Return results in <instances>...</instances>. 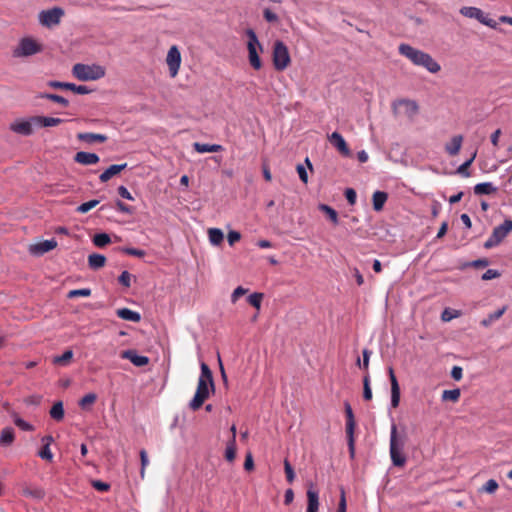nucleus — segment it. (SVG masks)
Wrapping results in <instances>:
<instances>
[{
	"mask_svg": "<svg viewBox=\"0 0 512 512\" xmlns=\"http://www.w3.org/2000/svg\"><path fill=\"white\" fill-rule=\"evenodd\" d=\"M200 368L201 373L198 379L196 392L189 403V407L193 411L200 409L204 402L209 398L210 392H214L215 390L213 374L209 366L202 362Z\"/></svg>",
	"mask_w": 512,
	"mask_h": 512,
	"instance_id": "1",
	"label": "nucleus"
},
{
	"mask_svg": "<svg viewBox=\"0 0 512 512\" xmlns=\"http://www.w3.org/2000/svg\"><path fill=\"white\" fill-rule=\"evenodd\" d=\"M399 53L408 58L414 65L422 66L431 73L440 70V65L427 53L418 50L408 44L399 45Z\"/></svg>",
	"mask_w": 512,
	"mask_h": 512,
	"instance_id": "2",
	"label": "nucleus"
},
{
	"mask_svg": "<svg viewBox=\"0 0 512 512\" xmlns=\"http://www.w3.org/2000/svg\"><path fill=\"white\" fill-rule=\"evenodd\" d=\"M105 68L98 64L77 63L72 68V74L80 81H95L105 76Z\"/></svg>",
	"mask_w": 512,
	"mask_h": 512,
	"instance_id": "3",
	"label": "nucleus"
},
{
	"mask_svg": "<svg viewBox=\"0 0 512 512\" xmlns=\"http://www.w3.org/2000/svg\"><path fill=\"white\" fill-rule=\"evenodd\" d=\"M246 35L248 37L247 49L249 63L255 70H260L262 68V61L259 57L258 50L263 51L262 45L252 29H248Z\"/></svg>",
	"mask_w": 512,
	"mask_h": 512,
	"instance_id": "4",
	"label": "nucleus"
},
{
	"mask_svg": "<svg viewBox=\"0 0 512 512\" xmlns=\"http://www.w3.org/2000/svg\"><path fill=\"white\" fill-rule=\"evenodd\" d=\"M272 61L277 71H283L290 65V53L284 42L280 40L275 41L272 51Z\"/></svg>",
	"mask_w": 512,
	"mask_h": 512,
	"instance_id": "5",
	"label": "nucleus"
},
{
	"mask_svg": "<svg viewBox=\"0 0 512 512\" xmlns=\"http://www.w3.org/2000/svg\"><path fill=\"white\" fill-rule=\"evenodd\" d=\"M403 446L404 440L398 437L397 427L395 424H393L390 434V456L393 464L398 467L403 466L406 462V458L401 452Z\"/></svg>",
	"mask_w": 512,
	"mask_h": 512,
	"instance_id": "6",
	"label": "nucleus"
},
{
	"mask_svg": "<svg viewBox=\"0 0 512 512\" xmlns=\"http://www.w3.org/2000/svg\"><path fill=\"white\" fill-rule=\"evenodd\" d=\"M43 47L40 43L31 37L22 38L18 45L13 49L12 55L15 58L29 57L40 53Z\"/></svg>",
	"mask_w": 512,
	"mask_h": 512,
	"instance_id": "7",
	"label": "nucleus"
},
{
	"mask_svg": "<svg viewBox=\"0 0 512 512\" xmlns=\"http://www.w3.org/2000/svg\"><path fill=\"white\" fill-rule=\"evenodd\" d=\"M512 231V220L506 219L501 225L496 226L490 237L485 241L484 248L491 249L498 246Z\"/></svg>",
	"mask_w": 512,
	"mask_h": 512,
	"instance_id": "8",
	"label": "nucleus"
},
{
	"mask_svg": "<svg viewBox=\"0 0 512 512\" xmlns=\"http://www.w3.org/2000/svg\"><path fill=\"white\" fill-rule=\"evenodd\" d=\"M63 16L64 10L60 7H54L52 9L41 11L39 13V22L47 28H52L61 22V18Z\"/></svg>",
	"mask_w": 512,
	"mask_h": 512,
	"instance_id": "9",
	"label": "nucleus"
},
{
	"mask_svg": "<svg viewBox=\"0 0 512 512\" xmlns=\"http://www.w3.org/2000/svg\"><path fill=\"white\" fill-rule=\"evenodd\" d=\"M181 61L182 58L179 48L176 45L171 46L166 56V64L169 69V74L172 78L178 75Z\"/></svg>",
	"mask_w": 512,
	"mask_h": 512,
	"instance_id": "10",
	"label": "nucleus"
},
{
	"mask_svg": "<svg viewBox=\"0 0 512 512\" xmlns=\"http://www.w3.org/2000/svg\"><path fill=\"white\" fill-rule=\"evenodd\" d=\"M34 128H36L35 116L28 119H18L10 124L11 131L23 136L31 135Z\"/></svg>",
	"mask_w": 512,
	"mask_h": 512,
	"instance_id": "11",
	"label": "nucleus"
},
{
	"mask_svg": "<svg viewBox=\"0 0 512 512\" xmlns=\"http://www.w3.org/2000/svg\"><path fill=\"white\" fill-rule=\"evenodd\" d=\"M461 14L469 17V18H475L480 23L489 26V27H496L497 23L495 20L491 19L487 14H485L481 9L476 7H463L461 9Z\"/></svg>",
	"mask_w": 512,
	"mask_h": 512,
	"instance_id": "12",
	"label": "nucleus"
},
{
	"mask_svg": "<svg viewBox=\"0 0 512 512\" xmlns=\"http://www.w3.org/2000/svg\"><path fill=\"white\" fill-rule=\"evenodd\" d=\"M57 246V241L55 239L44 240L36 244H32L29 246V252L32 255L40 256L51 250H53Z\"/></svg>",
	"mask_w": 512,
	"mask_h": 512,
	"instance_id": "13",
	"label": "nucleus"
},
{
	"mask_svg": "<svg viewBox=\"0 0 512 512\" xmlns=\"http://www.w3.org/2000/svg\"><path fill=\"white\" fill-rule=\"evenodd\" d=\"M48 86L52 88H60L71 90L76 94L85 95L91 92V90L85 85H75L73 83L68 82H59V81H50Z\"/></svg>",
	"mask_w": 512,
	"mask_h": 512,
	"instance_id": "14",
	"label": "nucleus"
},
{
	"mask_svg": "<svg viewBox=\"0 0 512 512\" xmlns=\"http://www.w3.org/2000/svg\"><path fill=\"white\" fill-rule=\"evenodd\" d=\"M388 374L391 383V406L397 408L400 403V386L392 367H389Z\"/></svg>",
	"mask_w": 512,
	"mask_h": 512,
	"instance_id": "15",
	"label": "nucleus"
},
{
	"mask_svg": "<svg viewBox=\"0 0 512 512\" xmlns=\"http://www.w3.org/2000/svg\"><path fill=\"white\" fill-rule=\"evenodd\" d=\"M120 357L131 361L137 367H143L149 363V358L147 356L138 355L137 351L134 349L122 351Z\"/></svg>",
	"mask_w": 512,
	"mask_h": 512,
	"instance_id": "16",
	"label": "nucleus"
},
{
	"mask_svg": "<svg viewBox=\"0 0 512 512\" xmlns=\"http://www.w3.org/2000/svg\"><path fill=\"white\" fill-rule=\"evenodd\" d=\"M328 140L342 155H350L349 147L340 133L333 132L331 135L328 136Z\"/></svg>",
	"mask_w": 512,
	"mask_h": 512,
	"instance_id": "17",
	"label": "nucleus"
},
{
	"mask_svg": "<svg viewBox=\"0 0 512 512\" xmlns=\"http://www.w3.org/2000/svg\"><path fill=\"white\" fill-rule=\"evenodd\" d=\"M74 161L81 165H95L100 161V158L95 153L80 151L75 154Z\"/></svg>",
	"mask_w": 512,
	"mask_h": 512,
	"instance_id": "18",
	"label": "nucleus"
},
{
	"mask_svg": "<svg viewBox=\"0 0 512 512\" xmlns=\"http://www.w3.org/2000/svg\"><path fill=\"white\" fill-rule=\"evenodd\" d=\"M77 139L87 144H93L96 142L104 143L107 141L108 138L104 134L81 132L77 134Z\"/></svg>",
	"mask_w": 512,
	"mask_h": 512,
	"instance_id": "19",
	"label": "nucleus"
},
{
	"mask_svg": "<svg viewBox=\"0 0 512 512\" xmlns=\"http://www.w3.org/2000/svg\"><path fill=\"white\" fill-rule=\"evenodd\" d=\"M126 167L127 163L111 165L103 173L100 174L99 179L102 183H105L109 181L112 177L122 172Z\"/></svg>",
	"mask_w": 512,
	"mask_h": 512,
	"instance_id": "20",
	"label": "nucleus"
},
{
	"mask_svg": "<svg viewBox=\"0 0 512 512\" xmlns=\"http://www.w3.org/2000/svg\"><path fill=\"white\" fill-rule=\"evenodd\" d=\"M64 120L61 118L47 117V116H35L36 128L43 127H54L63 123Z\"/></svg>",
	"mask_w": 512,
	"mask_h": 512,
	"instance_id": "21",
	"label": "nucleus"
},
{
	"mask_svg": "<svg viewBox=\"0 0 512 512\" xmlns=\"http://www.w3.org/2000/svg\"><path fill=\"white\" fill-rule=\"evenodd\" d=\"M318 492L312 489L307 491V509L306 512H318L319 510Z\"/></svg>",
	"mask_w": 512,
	"mask_h": 512,
	"instance_id": "22",
	"label": "nucleus"
},
{
	"mask_svg": "<svg viewBox=\"0 0 512 512\" xmlns=\"http://www.w3.org/2000/svg\"><path fill=\"white\" fill-rule=\"evenodd\" d=\"M344 408L346 416V434H351V432H354L356 427L354 413L349 402L344 403Z\"/></svg>",
	"mask_w": 512,
	"mask_h": 512,
	"instance_id": "23",
	"label": "nucleus"
},
{
	"mask_svg": "<svg viewBox=\"0 0 512 512\" xmlns=\"http://www.w3.org/2000/svg\"><path fill=\"white\" fill-rule=\"evenodd\" d=\"M116 314L119 318L131 321V322H139L141 320V316L138 312L130 310L128 308H121L116 311Z\"/></svg>",
	"mask_w": 512,
	"mask_h": 512,
	"instance_id": "24",
	"label": "nucleus"
},
{
	"mask_svg": "<svg viewBox=\"0 0 512 512\" xmlns=\"http://www.w3.org/2000/svg\"><path fill=\"white\" fill-rule=\"evenodd\" d=\"M496 192L497 187H495L491 182L478 183L474 186V193L476 195H490Z\"/></svg>",
	"mask_w": 512,
	"mask_h": 512,
	"instance_id": "25",
	"label": "nucleus"
},
{
	"mask_svg": "<svg viewBox=\"0 0 512 512\" xmlns=\"http://www.w3.org/2000/svg\"><path fill=\"white\" fill-rule=\"evenodd\" d=\"M193 147L195 151L198 153H213V152H219L223 150V147L219 144H206V143H199L195 142L193 144Z\"/></svg>",
	"mask_w": 512,
	"mask_h": 512,
	"instance_id": "26",
	"label": "nucleus"
},
{
	"mask_svg": "<svg viewBox=\"0 0 512 512\" xmlns=\"http://www.w3.org/2000/svg\"><path fill=\"white\" fill-rule=\"evenodd\" d=\"M106 263V257L102 254H91L88 256V265L91 269L97 270L104 267Z\"/></svg>",
	"mask_w": 512,
	"mask_h": 512,
	"instance_id": "27",
	"label": "nucleus"
},
{
	"mask_svg": "<svg viewBox=\"0 0 512 512\" xmlns=\"http://www.w3.org/2000/svg\"><path fill=\"white\" fill-rule=\"evenodd\" d=\"M388 198V194L383 191H376L373 194L372 200H373V209L375 211H381L384 207V204L386 203Z\"/></svg>",
	"mask_w": 512,
	"mask_h": 512,
	"instance_id": "28",
	"label": "nucleus"
},
{
	"mask_svg": "<svg viewBox=\"0 0 512 512\" xmlns=\"http://www.w3.org/2000/svg\"><path fill=\"white\" fill-rule=\"evenodd\" d=\"M507 306H503L502 308L498 309L497 311L490 313L486 318H484L480 324L483 327H489L492 323L499 320L503 314L506 312Z\"/></svg>",
	"mask_w": 512,
	"mask_h": 512,
	"instance_id": "29",
	"label": "nucleus"
},
{
	"mask_svg": "<svg viewBox=\"0 0 512 512\" xmlns=\"http://www.w3.org/2000/svg\"><path fill=\"white\" fill-rule=\"evenodd\" d=\"M476 157V152L472 153L469 159H467L462 165H460L455 171L456 174H459L462 177L468 178L471 176V172L469 170L471 164L473 163Z\"/></svg>",
	"mask_w": 512,
	"mask_h": 512,
	"instance_id": "30",
	"label": "nucleus"
},
{
	"mask_svg": "<svg viewBox=\"0 0 512 512\" xmlns=\"http://www.w3.org/2000/svg\"><path fill=\"white\" fill-rule=\"evenodd\" d=\"M14 430L10 427L4 428L0 436V445L9 446L14 441Z\"/></svg>",
	"mask_w": 512,
	"mask_h": 512,
	"instance_id": "31",
	"label": "nucleus"
},
{
	"mask_svg": "<svg viewBox=\"0 0 512 512\" xmlns=\"http://www.w3.org/2000/svg\"><path fill=\"white\" fill-rule=\"evenodd\" d=\"M73 358V351L66 350L62 355L55 356L52 360L53 364L67 366Z\"/></svg>",
	"mask_w": 512,
	"mask_h": 512,
	"instance_id": "32",
	"label": "nucleus"
},
{
	"mask_svg": "<svg viewBox=\"0 0 512 512\" xmlns=\"http://www.w3.org/2000/svg\"><path fill=\"white\" fill-rule=\"evenodd\" d=\"M395 106H403L405 107L406 109V112L409 114V115H414L417 113L418 111V106L417 104L414 102V101H411V100H407V99H401L397 102H395L394 104Z\"/></svg>",
	"mask_w": 512,
	"mask_h": 512,
	"instance_id": "33",
	"label": "nucleus"
},
{
	"mask_svg": "<svg viewBox=\"0 0 512 512\" xmlns=\"http://www.w3.org/2000/svg\"><path fill=\"white\" fill-rule=\"evenodd\" d=\"M50 416L56 421H61L64 418V408L61 401L54 403L50 410Z\"/></svg>",
	"mask_w": 512,
	"mask_h": 512,
	"instance_id": "34",
	"label": "nucleus"
},
{
	"mask_svg": "<svg viewBox=\"0 0 512 512\" xmlns=\"http://www.w3.org/2000/svg\"><path fill=\"white\" fill-rule=\"evenodd\" d=\"M209 240L213 245H219L222 243L224 235L223 232L218 228H210L208 230Z\"/></svg>",
	"mask_w": 512,
	"mask_h": 512,
	"instance_id": "35",
	"label": "nucleus"
},
{
	"mask_svg": "<svg viewBox=\"0 0 512 512\" xmlns=\"http://www.w3.org/2000/svg\"><path fill=\"white\" fill-rule=\"evenodd\" d=\"M499 488V484L496 480L490 479L484 485L479 488V493L494 494Z\"/></svg>",
	"mask_w": 512,
	"mask_h": 512,
	"instance_id": "36",
	"label": "nucleus"
},
{
	"mask_svg": "<svg viewBox=\"0 0 512 512\" xmlns=\"http://www.w3.org/2000/svg\"><path fill=\"white\" fill-rule=\"evenodd\" d=\"M236 440H229L225 449V459L233 462L236 458Z\"/></svg>",
	"mask_w": 512,
	"mask_h": 512,
	"instance_id": "37",
	"label": "nucleus"
},
{
	"mask_svg": "<svg viewBox=\"0 0 512 512\" xmlns=\"http://www.w3.org/2000/svg\"><path fill=\"white\" fill-rule=\"evenodd\" d=\"M263 297V293L255 292L248 296L247 301L251 306L255 307L257 310H260Z\"/></svg>",
	"mask_w": 512,
	"mask_h": 512,
	"instance_id": "38",
	"label": "nucleus"
},
{
	"mask_svg": "<svg viewBox=\"0 0 512 512\" xmlns=\"http://www.w3.org/2000/svg\"><path fill=\"white\" fill-rule=\"evenodd\" d=\"M363 398L366 401H370L372 399V390L370 386V376L367 372L363 378Z\"/></svg>",
	"mask_w": 512,
	"mask_h": 512,
	"instance_id": "39",
	"label": "nucleus"
},
{
	"mask_svg": "<svg viewBox=\"0 0 512 512\" xmlns=\"http://www.w3.org/2000/svg\"><path fill=\"white\" fill-rule=\"evenodd\" d=\"M96 400L97 395L95 393H88L80 399L79 406L82 409H87L90 405H93Z\"/></svg>",
	"mask_w": 512,
	"mask_h": 512,
	"instance_id": "40",
	"label": "nucleus"
},
{
	"mask_svg": "<svg viewBox=\"0 0 512 512\" xmlns=\"http://www.w3.org/2000/svg\"><path fill=\"white\" fill-rule=\"evenodd\" d=\"M111 242L110 236L107 233H99L93 237V243L98 247H104Z\"/></svg>",
	"mask_w": 512,
	"mask_h": 512,
	"instance_id": "41",
	"label": "nucleus"
},
{
	"mask_svg": "<svg viewBox=\"0 0 512 512\" xmlns=\"http://www.w3.org/2000/svg\"><path fill=\"white\" fill-rule=\"evenodd\" d=\"M99 204V200L93 199L88 202L82 203L76 208V211L81 214H85L89 212L91 209L95 208Z\"/></svg>",
	"mask_w": 512,
	"mask_h": 512,
	"instance_id": "42",
	"label": "nucleus"
},
{
	"mask_svg": "<svg viewBox=\"0 0 512 512\" xmlns=\"http://www.w3.org/2000/svg\"><path fill=\"white\" fill-rule=\"evenodd\" d=\"M320 210L326 213V215L329 217V219L336 225L338 224V214L336 210H334L332 207L322 204L320 205Z\"/></svg>",
	"mask_w": 512,
	"mask_h": 512,
	"instance_id": "43",
	"label": "nucleus"
},
{
	"mask_svg": "<svg viewBox=\"0 0 512 512\" xmlns=\"http://www.w3.org/2000/svg\"><path fill=\"white\" fill-rule=\"evenodd\" d=\"M23 494L25 496L33 497L36 499H42L45 495V492L41 488H30L27 487L23 490Z\"/></svg>",
	"mask_w": 512,
	"mask_h": 512,
	"instance_id": "44",
	"label": "nucleus"
},
{
	"mask_svg": "<svg viewBox=\"0 0 512 512\" xmlns=\"http://www.w3.org/2000/svg\"><path fill=\"white\" fill-rule=\"evenodd\" d=\"M92 291L89 288H82V289H75L70 290L67 294V297L72 299L76 297H89L91 295Z\"/></svg>",
	"mask_w": 512,
	"mask_h": 512,
	"instance_id": "45",
	"label": "nucleus"
},
{
	"mask_svg": "<svg viewBox=\"0 0 512 512\" xmlns=\"http://www.w3.org/2000/svg\"><path fill=\"white\" fill-rule=\"evenodd\" d=\"M40 98L49 99L51 101H54L56 103H59V104L65 106V107L68 106V104H69L67 99H65L64 97L57 95V94L44 93V94L40 95Z\"/></svg>",
	"mask_w": 512,
	"mask_h": 512,
	"instance_id": "46",
	"label": "nucleus"
},
{
	"mask_svg": "<svg viewBox=\"0 0 512 512\" xmlns=\"http://www.w3.org/2000/svg\"><path fill=\"white\" fill-rule=\"evenodd\" d=\"M461 144H462V136H460V135L454 136L450 143V155H456L461 148Z\"/></svg>",
	"mask_w": 512,
	"mask_h": 512,
	"instance_id": "47",
	"label": "nucleus"
},
{
	"mask_svg": "<svg viewBox=\"0 0 512 512\" xmlns=\"http://www.w3.org/2000/svg\"><path fill=\"white\" fill-rule=\"evenodd\" d=\"M362 354H363V360L361 362V360L358 358L357 365L367 371L369 368V361H370V356H371L372 352L368 349H364Z\"/></svg>",
	"mask_w": 512,
	"mask_h": 512,
	"instance_id": "48",
	"label": "nucleus"
},
{
	"mask_svg": "<svg viewBox=\"0 0 512 512\" xmlns=\"http://www.w3.org/2000/svg\"><path fill=\"white\" fill-rule=\"evenodd\" d=\"M139 454H140V460H141L140 476L143 479L145 476L146 467L149 464V459H148V455H147V452L145 449H142Z\"/></svg>",
	"mask_w": 512,
	"mask_h": 512,
	"instance_id": "49",
	"label": "nucleus"
},
{
	"mask_svg": "<svg viewBox=\"0 0 512 512\" xmlns=\"http://www.w3.org/2000/svg\"><path fill=\"white\" fill-rule=\"evenodd\" d=\"M284 471H285L287 481L289 483H293V481L295 479V473H294V470H293L290 462L287 459L284 460Z\"/></svg>",
	"mask_w": 512,
	"mask_h": 512,
	"instance_id": "50",
	"label": "nucleus"
},
{
	"mask_svg": "<svg viewBox=\"0 0 512 512\" xmlns=\"http://www.w3.org/2000/svg\"><path fill=\"white\" fill-rule=\"evenodd\" d=\"M131 278L132 275L128 271H123L118 277V281L124 287L129 288L131 286Z\"/></svg>",
	"mask_w": 512,
	"mask_h": 512,
	"instance_id": "51",
	"label": "nucleus"
},
{
	"mask_svg": "<svg viewBox=\"0 0 512 512\" xmlns=\"http://www.w3.org/2000/svg\"><path fill=\"white\" fill-rule=\"evenodd\" d=\"M91 485L94 489L101 492H107L110 489V484L100 480H91Z\"/></svg>",
	"mask_w": 512,
	"mask_h": 512,
	"instance_id": "52",
	"label": "nucleus"
},
{
	"mask_svg": "<svg viewBox=\"0 0 512 512\" xmlns=\"http://www.w3.org/2000/svg\"><path fill=\"white\" fill-rule=\"evenodd\" d=\"M248 292V289L242 287V286H238L237 288L234 289V291L232 292L231 294V302L232 303H236L237 300L245 295L246 293Z\"/></svg>",
	"mask_w": 512,
	"mask_h": 512,
	"instance_id": "53",
	"label": "nucleus"
},
{
	"mask_svg": "<svg viewBox=\"0 0 512 512\" xmlns=\"http://www.w3.org/2000/svg\"><path fill=\"white\" fill-rule=\"evenodd\" d=\"M125 254L127 255H130V256H135V257H138V258H142L146 255V252L142 249H137V248H130V247H127V248H123L122 250Z\"/></svg>",
	"mask_w": 512,
	"mask_h": 512,
	"instance_id": "54",
	"label": "nucleus"
},
{
	"mask_svg": "<svg viewBox=\"0 0 512 512\" xmlns=\"http://www.w3.org/2000/svg\"><path fill=\"white\" fill-rule=\"evenodd\" d=\"M38 456L44 460L51 462L53 459V454L50 450V446L44 445L42 449L38 452Z\"/></svg>",
	"mask_w": 512,
	"mask_h": 512,
	"instance_id": "55",
	"label": "nucleus"
},
{
	"mask_svg": "<svg viewBox=\"0 0 512 512\" xmlns=\"http://www.w3.org/2000/svg\"><path fill=\"white\" fill-rule=\"evenodd\" d=\"M500 276H501V273L498 270L488 269L485 273L482 274L481 279L483 281H488V280L499 278Z\"/></svg>",
	"mask_w": 512,
	"mask_h": 512,
	"instance_id": "56",
	"label": "nucleus"
},
{
	"mask_svg": "<svg viewBox=\"0 0 512 512\" xmlns=\"http://www.w3.org/2000/svg\"><path fill=\"white\" fill-rule=\"evenodd\" d=\"M14 423L17 427H19L20 429H22L24 431H32L33 430V426L31 424H29L28 422H26L25 420L21 419L20 417H15Z\"/></svg>",
	"mask_w": 512,
	"mask_h": 512,
	"instance_id": "57",
	"label": "nucleus"
},
{
	"mask_svg": "<svg viewBox=\"0 0 512 512\" xmlns=\"http://www.w3.org/2000/svg\"><path fill=\"white\" fill-rule=\"evenodd\" d=\"M340 500L338 503L337 512H346L347 503H346V496L345 491L343 488L340 489Z\"/></svg>",
	"mask_w": 512,
	"mask_h": 512,
	"instance_id": "58",
	"label": "nucleus"
},
{
	"mask_svg": "<svg viewBox=\"0 0 512 512\" xmlns=\"http://www.w3.org/2000/svg\"><path fill=\"white\" fill-rule=\"evenodd\" d=\"M348 439V448H349V454L351 458H354L355 456V440H354V432H351V434H346Z\"/></svg>",
	"mask_w": 512,
	"mask_h": 512,
	"instance_id": "59",
	"label": "nucleus"
},
{
	"mask_svg": "<svg viewBox=\"0 0 512 512\" xmlns=\"http://www.w3.org/2000/svg\"><path fill=\"white\" fill-rule=\"evenodd\" d=\"M489 265V260L486 258L477 259L467 264V266H471L474 268H484Z\"/></svg>",
	"mask_w": 512,
	"mask_h": 512,
	"instance_id": "60",
	"label": "nucleus"
},
{
	"mask_svg": "<svg viewBox=\"0 0 512 512\" xmlns=\"http://www.w3.org/2000/svg\"><path fill=\"white\" fill-rule=\"evenodd\" d=\"M241 239V234L237 231H230L227 235L229 245L233 246L236 242Z\"/></svg>",
	"mask_w": 512,
	"mask_h": 512,
	"instance_id": "61",
	"label": "nucleus"
},
{
	"mask_svg": "<svg viewBox=\"0 0 512 512\" xmlns=\"http://www.w3.org/2000/svg\"><path fill=\"white\" fill-rule=\"evenodd\" d=\"M345 197H346L347 201L349 202V204H351V205L355 204L357 195H356V192L354 189L347 188L345 190Z\"/></svg>",
	"mask_w": 512,
	"mask_h": 512,
	"instance_id": "62",
	"label": "nucleus"
},
{
	"mask_svg": "<svg viewBox=\"0 0 512 512\" xmlns=\"http://www.w3.org/2000/svg\"><path fill=\"white\" fill-rule=\"evenodd\" d=\"M263 16L267 22L274 23L278 21V16L270 9H265L263 12Z\"/></svg>",
	"mask_w": 512,
	"mask_h": 512,
	"instance_id": "63",
	"label": "nucleus"
},
{
	"mask_svg": "<svg viewBox=\"0 0 512 512\" xmlns=\"http://www.w3.org/2000/svg\"><path fill=\"white\" fill-rule=\"evenodd\" d=\"M296 170L301 181L306 184L308 182V175L304 166L302 164H298Z\"/></svg>",
	"mask_w": 512,
	"mask_h": 512,
	"instance_id": "64",
	"label": "nucleus"
}]
</instances>
